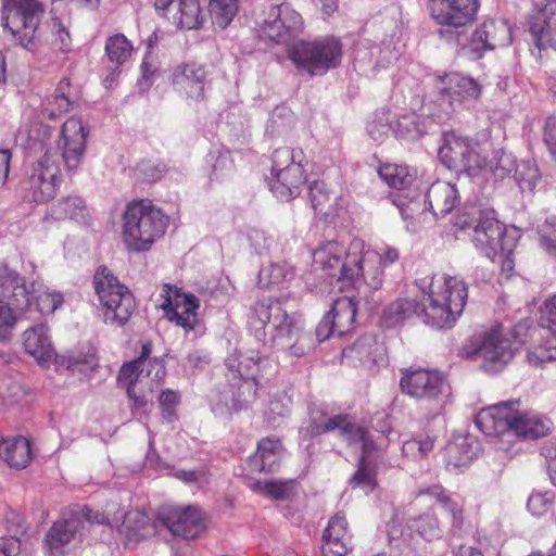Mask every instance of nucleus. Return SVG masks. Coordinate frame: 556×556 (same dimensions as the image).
<instances>
[{"instance_id":"nucleus-9","label":"nucleus","mask_w":556,"mask_h":556,"mask_svg":"<svg viewBox=\"0 0 556 556\" xmlns=\"http://www.w3.org/2000/svg\"><path fill=\"white\" fill-rule=\"evenodd\" d=\"M304 161L305 155L301 149L283 146L273 152L267 184L277 199L290 201L300 194L306 181Z\"/></svg>"},{"instance_id":"nucleus-20","label":"nucleus","mask_w":556,"mask_h":556,"mask_svg":"<svg viewBox=\"0 0 556 556\" xmlns=\"http://www.w3.org/2000/svg\"><path fill=\"white\" fill-rule=\"evenodd\" d=\"M160 296L162 299L160 307L168 320L175 321L186 331L194 328L199 308V302L194 295L181 293L176 287L166 283L163 286Z\"/></svg>"},{"instance_id":"nucleus-48","label":"nucleus","mask_w":556,"mask_h":556,"mask_svg":"<svg viewBox=\"0 0 556 556\" xmlns=\"http://www.w3.org/2000/svg\"><path fill=\"white\" fill-rule=\"evenodd\" d=\"M378 174L390 187L396 189L406 188L410 185L413 179L406 166L396 164L381 165L378 169Z\"/></svg>"},{"instance_id":"nucleus-21","label":"nucleus","mask_w":556,"mask_h":556,"mask_svg":"<svg viewBox=\"0 0 556 556\" xmlns=\"http://www.w3.org/2000/svg\"><path fill=\"white\" fill-rule=\"evenodd\" d=\"M511 41V28L506 21L488 20L473 31L464 51L471 59H480L486 51L508 47Z\"/></svg>"},{"instance_id":"nucleus-40","label":"nucleus","mask_w":556,"mask_h":556,"mask_svg":"<svg viewBox=\"0 0 556 556\" xmlns=\"http://www.w3.org/2000/svg\"><path fill=\"white\" fill-rule=\"evenodd\" d=\"M282 455V445L278 439L265 438L257 444V450L249 459L253 470L271 472Z\"/></svg>"},{"instance_id":"nucleus-26","label":"nucleus","mask_w":556,"mask_h":556,"mask_svg":"<svg viewBox=\"0 0 556 556\" xmlns=\"http://www.w3.org/2000/svg\"><path fill=\"white\" fill-rule=\"evenodd\" d=\"M94 520L98 525H108L111 528L118 527L122 533L136 540L143 539L153 533V527L148 516L140 510H130L126 514H114L111 518L108 513H96Z\"/></svg>"},{"instance_id":"nucleus-32","label":"nucleus","mask_w":556,"mask_h":556,"mask_svg":"<svg viewBox=\"0 0 556 556\" xmlns=\"http://www.w3.org/2000/svg\"><path fill=\"white\" fill-rule=\"evenodd\" d=\"M479 443L472 435H456L446 445L445 463L451 472L462 471L478 456Z\"/></svg>"},{"instance_id":"nucleus-1","label":"nucleus","mask_w":556,"mask_h":556,"mask_svg":"<svg viewBox=\"0 0 556 556\" xmlns=\"http://www.w3.org/2000/svg\"><path fill=\"white\" fill-rule=\"evenodd\" d=\"M424 294V323L434 328H451L462 315L467 302V287L457 276L438 273L416 281Z\"/></svg>"},{"instance_id":"nucleus-25","label":"nucleus","mask_w":556,"mask_h":556,"mask_svg":"<svg viewBox=\"0 0 556 556\" xmlns=\"http://www.w3.org/2000/svg\"><path fill=\"white\" fill-rule=\"evenodd\" d=\"M174 5V12L168 18L172 20L178 28L198 29L205 21V13L202 0H155V10L161 15H166L170 7Z\"/></svg>"},{"instance_id":"nucleus-30","label":"nucleus","mask_w":556,"mask_h":556,"mask_svg":"<svg viewBox=\"0 0 556 556\" xmlns=\"http://www.w3.org/2000/svg\"><path fill=\"white\" fill-rule=\"evenodd\" d=\"M440 94L447 98L451 104L477 100L482 91L478 81L459 73H451L440 77Z\"/></svg>"},{"instance_id":"nucleus-37","label":"nucleus","mask_w":556,"mask_h":556,"mask_svg":"<svg viewBox=\"0 0 556 556\" xmlns=\"http://www.w3.org/2000/svg\"><path fill=\"white\" fill-rule=\"evenodd\" d=\"M458 201L459 195L456 187L446 181L433 182L426 195V203L435 218L448 214Z\"/></svg>"},{"instance_id":"nucleus-28","label":"nucleus","mask_w":556,"mask_h":556,"mask_svg":"<svg viewBox=\"0 0 556 556\" xmlns=\"http://www.w3.org/2000/svg\"><path fill=\"white\" fill-rule=\"evenodd\" d=\"M342 357L350 363H358L368 369L384 364L387 361L383 344L379 343L376 337L371 334L361 337L353 345L344 349Z\"/></svg>"},{"instance_id":"nucleus-58","label":"nucleus","mask_w":556,"mask_h":556,"mask_svg":"<svg viewBox=\"0 0 556 556\" xmlns=\"http://www.w3.org/2000/svg\"><path fill=\"white\" fill-rule=\"evenodd\" d=\"M247 238L256 254L263 255L269 251L271 238L264 230L251 227L247 230Z\"/></svg>"},{"instance_id":"nucleus-16","label":"nucleus","mask_w":556,"mask_h":556,"mask_svg":"<svg viewBox=\"0 0 556 556\" xmlns=\"http://www.w3.org/2000/svg\"><path fill=\"white\" fill-rule=\"evenodd\" d=\"M302 28L301 14L287 3L270 5L257 21L258 37L275 43L289 42L301 33Z\"/></svg>"},{"instance_id":"nucleus-19","label":"nucleus","mask_w":556,"mask_h":556,"mask_svg":"<svg viewBox=\"0 0 556 556\" xmlns=\"http://www.w3.org/2000/svg\"><path fill=\"white\" fill-rule=\"evenodd\" d=\"M91 508L85 506L79 511L72 513L68 518L56 520L49 529L45 544L51 556H60L63 548L85 530L86 525L97 523Z\"/></svg>"},{"instance_id":"nucleus-3","label":"nucleus","mask_w":556,"mask_h":556,"mask_svg":"<svg viewBox=\"0 0 556 556\" xmlns=\"http://www.w3.org/2000/svg\"><path fill=\"white\" fill-rule=\"evenodd\" d=\"M260 340H266L269 336L273 344L289 349L292 356L301 357L308 348L305 344L306 337L301 334L300 317L288 314L279 301L258 302L254 307L251 320Z\"/></svg>"},{"instance_id":"nucleus-49","label":"nucleus","mask_w":556,"mask_h":556,"mask_svg":"<svg viewBox=\"0 0 556 556\" xmlns=\"http://www.w3.org/2000/svg\"><path fill=\"white\" fill-rule=\"evenodd\" d=\"M208 11L214 23L226 28L238 11L237 0H210Z\"/></svg>"},{"instance_id":"nucleus-24","label":"nucleus","mask_w":556,"mask_h":556,"mask_svg":"<svg viewBox=\"0 0 556 556\" xmlns=\"http://www.w3.org/2000/svg\"><path fill=\"white\" fill-rule=\"evenodd\" d=\"M175 89L187 99L204 100L207 71L205 65L191 61L177 65L172 75Z\"/></svg>"},{"instance_id":"nucleus-12","label":"nucleus","mask_w":556,"mask_h":556,"mask_svg":"<svg viewBox=\"0 0 556 556\" xmlns=\"http://www.w3.org/2000/svg\"><path fill=\"white\" fill-rule=\"evenodd\" d=\"M31 307V292L18 273L0 264V340L10 337L18 318Z\"/></svg>"},{"instance_id":"nucleus-41","label":"nucleus","mask_w":556,"mask_h":556,"mask_svg":"<svg viewBox=\"0 0 556 556\" xmlns=\"http://www.w3.org/2000/svg\"><path fill=\"white\" fill-rule=\"evenodd\" d=\"M30 456V445L24 437L8 438L0 442V457L11 467H25Z\"/></svg>"},{"instance_id":"nucleus-8","label":"nucleus","mask_w":556,"mask_h":556,"mask_svg":"<svg viewBox=\"0 0 556 556\" xmlns=\"http://www.w3.org/2000/svg\"><path fill=\"white\" fill-rule=\"evenodd\" d=\"M150 348L142 346L138 358L122 366L119 379L128 380L127 394L131 400V410H139L150 402V394L166 376L164 363L159 358H149Z\"/></svg>"},{"instance_id":"nucleus-7","label":"nucleus","mask_w":556,"mask_h":556,"mask_svg":"<svg viewBox=\"0 0 556 556\" xmlns=\"http://www.w3.org/2000/svg\"><path fill=\"white\" fill-rule=\"evenodd\" d=\"M43 151L42 141H33L26 156V168L22 188L25 197L42 203L53 199L62 181L60 165Z\"/></svg>"},{"instance_id":"nucleus-51","label":"nucleus","mask_w":556,"mask_h":556,"mask_svg":"<svg viewBox=\"0 0 556 556\" xmlns=\"http://www.w3.org/2000/svg\"><path fill=\"white\" fill-rule=\"evenodd\" d=\"M527 357L528 362L534 366L556 361V337L548 334L544 343L532 345Z\"/></svg>"},{"instance_id":"nucleus-59","label":"nucleus","mask_w":556,"mask_h":556,"mask_svg":"<svg viewBox=\"0 0 556 556\" xmlns=\"http://www.w3.org/2000/svg\"><path fill=\"white\" fill-rule=\"evenodd\" d=\"M541 245L548 253H556V217H551L540 228Z\"/></svg>"},{"instance_id":"nucleus-11","label":"nucleus","mask_w":556,"mask_h":556,"mask_svg":"<svg viewBox=\"0 0 556 556\" xmlns=\"http://www.w3.org/2000/svg\"><path fill=\"white\" fill-rule=\"evenodd\" d=\"M1 24L24 48L39 37V26L46 14L41 0H1Z\"/></svg>"},{"instance_id":"nucleus-39","label":"nucleus","mask_w":556,"mask_h":556,"mask_svg":"<svg viewBox=\"0 0 556 556\" xmlns=\"http://www.w3.org/2000/svg\"><path fill=\"white\" fill-rule=\"evenodd\" d=\"M77 99V93L70 78L63 77L58 83L54 92L47 99L43 113L49 118L61 116L74 108Z\"/></svg>"},{"instance_id":"nucleus-56","label":"nucleus","mask_w":556,"mask_h":556,"mask_svg":"<svg viewBox=\"0 0 556 556\" xmlns=\"http://www.w3.org/2000/svg\"><path fill=\"white\" fill-rule=\"evenodd\" d=\"M554 501L552 492H533L528 500V509L534 516H542L547 513Z\"/></svg>"},{"instance_id":"nucleus-46","label":"nucleus","mask_w":556,"mask_h":556,"mask_svg":"<svg viewBox=\"0 0 556 556\" xmlns=\"http://www.w3.org/2000/svg\"><path fill=\"white\" fill-rule=\"evenodd\" d=\"M104 49L109 61L118 67L129 60L134 47L125 35L115 34L106 39Z\"/></svg>"},{"instance_id":"nucleus-13","label":"nucleus","mask_w":556,"mask_h":556,"mask_svg":"<svg viewBox=\"0 0 556 556\" xmlns=\"http://www.w3.org/2000/svg\"><path fill=\"white\" fill-rule=\"evenodd\" d=\"M93 285L102 306L104 323L125 325L136 308L135 298L128 288L105 267L97 270Z\"/></svg>"},{"instance_id":"nucleus-50","label":"nucleus","mask_w":556,"mask_h":556,"mask_svg":"<svg viewBox=\"0 0 556 556\" xmlns=\"http://www.w3.org/2000/svg\"><path fill=\"white\" fill-rule=\"evenodd\" d=\"M31 287L33 291L37 293L36 307L41 315H52L63 304L64 296L61 292L42 287L35 289L34 283Z\"/></svg>"},{"instance_id":"nucleus-22","label":"nucleus","mask_w":556,"mask_h":556,"mask_svg":"<svg viewBox=\"0 0 556 556\" xmlns=\"http://www.w3.org/2000/svg\"><path fill=\"white\" fill-rule=\"evenodd\" d=\"M528 30L540 50H556V0L535 3L528 15Z\"/></svg>"},{"instance_id":"nucleus-53","label":"nucleus","mask_w":556,"mask_h":556,"mask_svg":"<svg viewBox=\"0 0 556 556\" xmlns=\"http://www.w3.org/2000/svg\"><path fill=\"white\" fill-rule=\"evenodd\" d=\"M407 527L428 541L439 538L441 532L437 518L430 513L409 518Z\"/></svg>"},{"instance_id":"nucleus-45","label":"nucleus","mask_w":556,"mask_h":556,"mask_svg":"<svg viewBox=\"0 0 556 556\" xmlns=\"http://www.w3.org/2000/svg\"><path fill=\"white\" fill-rule=\"evenodd\" d=\"M294 277V269L286 262L270 263L264 266L258 274V285L262 288L281 286L291 281Z\"/></svg>"},{"instance_id":"nucleus-17","label":"nucleus","mask_w":556,"mask_h":556,"mask_svg":"<svg viewBox=\"0 0 556 556\" xmlns=\"http://www.w3.org/2000/svg\"><path fill=\"white\" fill-rule=\"evenodd\" d=\"M472 241L491 261H495L500 251H514L517 244L515 232L505 229L493 210L480 212V219L473 228Z\"/></svg>"},{"instance_id":"nucleus-10","label":"nucleus","mask_w":556,"mask_h":556,"mask_svg":"<svg viewBox=\"0 0 556 556\" xmlns=\"http://www.w3.org/2000/svg\"><path fill=\"white\" fill-rule=\"evenodd\" d=\"M516 349L502 326L492 327L469 339L462 355L481 361V368L489 374L502 371L513 359Z\"/></svg>"},{"instance_id":"nucleus-35","label":"nucleus","mask_w":556,"mask_h":556,"mask_svg":"<svg viewBox=\"0 0 556 556\" xmlns=\"http://www.w3.org/2000/svg\"><path fill=\"white\" fill-rule=\"evenodd\" d=\"M42 146L53 162L60 165V160L63 161L67 172L78 168L87 150L85 141H42Z\"/></svg>"},{"instance_id":"nucleus-6","label":"nucleus","mask_w":556,"mask_h":556,"mask_svg":"<svg viewBox=\"0 0 556 556\" xmlns=\"http://www.w3.org/2000/svg\"><path fill=\"white\" fill-rule=\"evenodd\" d=\"M364 241L353 239L349 244L331 240L320 244L313 252V262L329 276L346 286L356 287L362 282V260Z\"/></svg>"},{"instance_id":"nucleus-33","label":"nucleus","mask_w":556,"mask_h":556,"mask_svg":"<svg viewBox=\"0 0 556 556\" xmlns=\"http://www.w3.org/2000/svg\"><path fill=\"white\" fill-rule=\"evenodd\" d=\"M490 148L486 146V151L481 153L480 167L481 174L478 177L482 180H503L508 177L517 166L516 157L505 151L503 148L493 149L490 155Z\"/></svg>"},{"instance_id":"nucleus-55","label":"nucleus","mask_w":556,"mask_h":556,"mask_svg":"<svg viewBox=\"0 0 556 556\" xmlns=\"http://www.w3.org/2000/svg\"><path fill=\"white\" fill-rule=\"evenodd\" d=\"M88 135V126L76 116L66 119L61 129V139H87Z\"/></svg>"},{"instance_id":"nucleus-57","label":"nucleus","mask_w":556,"mask_h":556,"mask_svg":"<svg viewBox=\"0 0 556 556\" xmlns=\"http://www.w3.org/2000/svg\"><path fill=\"white\" fill-rule=\"evenodd\" d=\"M180 396L173 390H164L159 396L160 406L162 409V417L167 422H173L176 419L175 408L178 405Z\"/></svg>"},{"instance_id":"nucleus-23","label":"nucleus","mask_w":556,"mask_h":556,"mask_svg":"<svg viewBox=\"0 0 556 556\" xmlns=\"http://www.w3.org/2000/svg\"><path fill=\"white\" fill-rule=\"evenodd\" d=\"M479 5V0H430L429 10L438 24L459 28L475 21Z\"/></svg>"},{"instance_id":"nucleus-62","label":"nucleus","mask_w":556,"mask_h":556,"mask_svg":"<svg viewBox=\"0 0 556 556\" xmlns=\"http://www.w3.org/2000/svg\"><path fill=\"white\" fill-rule=\"evenodd\" d=\"M540 324L543 328L556 329V295L545 300L541 306Z\"/></svg>"},{"instance_id":"nucleus-29","label":"nucleus","mask_w":556,"mask_h":556,"mask_svg":"<svg viewBox=\"0 0 556 556\" xmlns=\"http://www.w3.org/2000/svg\"><path fill=\"white\" fill-rule=\"evenodd\" d=\"M362 260V282L371 289H378L383 280V267L394 263L399 258V252L394 248H388L383 254L370 250L364 243Z\"/></svg>"},{"instance_id":"nucleus-38","label":"nucleus","mask_w":556,"mask_h":556,"mask_svg":"<svg viewBox=\"0 0 556 556\" xmlns=\"http://www.w3.org/2000/svg\"><path fill=\"white\" fill-rule=\"evenodd\" d=\"M227 365L230 369L238 371L243 379L252 380L255 383L269 375L268 369L273 367L268 358L261 357L258 353L253 351L241 354L238 361L228 358Z\"/></svg>"},{"instance_id":"nucleus-64","label":"nucleus","mask_w":556,"mask_h":556,"mask_svg":"<svg viewBox=\"0 0 556 556\" xmlns=\"http://www.w3.org/2000/svg\"><path fill=\"white\" fill-rule=\"evenodd\" d=\"M480 212H484V210H480L476 206L465 208L456 216L455 225L460 229L469 227L475 228V225L478 224V220L480 219Z\"/></svg>"},{"instance_id":"nucleus-54","label":"nucleus","mask_w":556,"mask_h":556,"mask_svg":"<svg viewBox=\"0 0 556 556\" xmlns=\"http://www.w3.org/2000/svg\"><path fill=\"white\" fill-rule=\"evenodd\" d=\"M433 448V440L430 437L407 440L403 443V454L413 459L426 456Z\"/></svg>"},{"instance_id":"nucleus-15","label":"nucleus","mask_w":556,"mask_h":556,"mask_svg":"<svg viewBox=\"0 0 556 556\" xmlns=\"http://www.w3.org/2000/svg\"><path fill=\"white\" fill-rule=\"evenodd\" d=\"M401 374L400 388L403 393L428 402L434 415L442 410L450 387L439 371L419 368L403 369Z\"/></svg>"},{"instance_id":"nucleus-60","label":"nucleus","mask_w":556,"mask_h":556,"mask_svg":"<svg viewBox=\"0 0 556 556\" xmlns=\"http://www.w3.org/2000/svg\"><path fill=\"white\" fill-rule=\"evenodd\" d=\"M309 199L315 211H321L326 203L330 201V193L325 182L314 181L309 185Z\"/></svg>"},{"instance_id":"nucleus-47","label":"nucleus","mask_w":556,"mask_h":556,"mask_svg":"<svg viewBox=\"0 0 556 556\" xmlns=\"http://www.w3.org/2000/svg\"><path fill=\"white\" fill-rule=\"evenodd\" d=\"M54 362L60 367L81 372L94 366V352L91 348H88L85 353L70 352L56 355Z\"/></svg>"},{"instance_id":"nucleus-63","label":"nucleus","mask_w":556,"mask_h":556,"mask_svg":"<svg viewBox=\"0 0 556 556\" xmlns=\"http://www.w3.org/2000/svg\"><path fill=\"white\" fill-rule=\"evenodd\" d=\"M255 485L275 498L287 497L291 490V482L289 481L257 482Z\"/></svg>"},{"instance_id":"nucleus-31","label":"nucleus","mask_w":556,"mask_h":556,"mask_svg":"<svg viewBox=\"0 0 556 556\" xmlns=\"http://www.w3.org/2000/svg\"><path fill=\"white\" fill-rule=\"evenodd\" d=\"M351 549V534L342 514H336L323 534V556H346Z\"/></svg>"},{"instance_id":"nucleus-44","label":"nucleus","mask_w":556,"mask_h":556,"mask_svg":"<svg viewBox=\"0 0 556 556\" xmlns=\"http://www.w3.org/2000/svg\"><path fill=\"white\" fill-rule=\"evenodd\" d=\"M53 214L56 218H70L78 223H87L89 219L86 202L78 195H68L60 200L53 208Z\"/></svg>"},{"instance_id":"nucleus-42","label":"nucleus","mask_w":556,"mask_h":556,"mask_svg":"<svg viewBox=\"0 0 556 556\" xmlns=\"http://www.w3.org/2000/svg\"><path fill=\"white\" fill-rule=\"evenodd\" d=\"M327 315L330 317L338 337H341L352 328L355 321L356 303L350 296L339 298L333 302Z\"/></svg>"},{"instance_id":"nucleus-18","label":"nucleus","mask_w":556,"mask_h":556,"mask_svg":"<svg viewBox=\"0 0 556 556\" xmlns=\"http://www.w3.org/2000/svg\"><path fill=\"white\" fill-rule=\"evenodd\" d=\"M486 143L489 141H445L439 149V157L447 168L478 178L480 156L486 151Z\"/></svg>"},{"instance_id":"nucleus-36","label":"nucleus","mask_w":556,"mask_h":556,"mask_svg":"<svg viewBox=\"0 0 556 556\" xmlns=\"http://www.w3.org/2000/svg\"><path fill=\"white\" fill-rule=\"evenodd\" d=\"M48 332L49 329L45 324H38L23 333L25 351L40 365H45L56 356Z\"/></svg>"},{"instance_id":"nucleus-2","label":"nucleus","mask_w":556,"mask_h":556,"mask_svg":"<svg viewBox=\"0 0 556 556\" xmlns=\"http://www.w3.org/2000/svg\"><path fill=\"white\" fill-rule=\"evenodd\" d=\"M519 401H507L480 409L475 418L477 428L488 437L539 439L552 431L549 418L534 412H520Z\"/></svg>"},{"instance_id":"nucleus-27","label":"nucleus","mask_w":556,"mask_h":556,"mask_svg":"<svg viewBox=\"0 0 556 556\" xmlns=\"http://www.w3.org/2000/svg\"><path fill=\"white\" fill-rule=\"evenodd\" d=\"M163 522L174 535L185 539H194L205 529L203 515L194 506L169 510Z\"/></svg>"},{"instance_id":"nucleus-34","label":"nucleus","mask_w":556,"mask_h":556,"mask_svg":"<svg viewBox=\"0 0 556 556\" xmlns=\"http://www.w3.org/2000/svg\"><path fill=\"white\" fill-rule=\"evenodd\" d=\"M424 311L425 303L413 298H399L383 309L380 323L386 328H394L415 316L424 323Z\"/></svg>"},{"instance_id":"nucleus-43","label":"nucleus","mask_w":556,"mask_h":556,"mask_svg":"<svg viewBox=\"0 0 556 556\" xmlns=\"http://www.w3.org/2000/svg\"><path fill=\"white\" fill-rule=\"evenodd\" d=\"M426 497L434 500L440 504L451 516L454 526L459 527L463 522V508L453 501L441 485H432L419 491L416 502H422Z\"/></svg>"},{"instance_id":"nucleus-5","label":"nucleus","mask_w":556,"mask_h":556,"mask_svg":"<svg viewBox=\"0 0 556 556\" xmlns=\"http://www.w3.org/2000/svg\"><path fill=\"white\" fill-rule=\"evenodd\" d=\"M311 419L312 434H321L338 429L349 445L362 452L358 469L351 478L350 483L353 488H359L366 493L371 492L376 486V478L375 472L368 465V458L375 446L367 431L352 424L345 415H336L328 418L326 421H321L316 417V413L313 410L311 413Z\"/></svg>"},{"instance_id":"nucleus-14","label":"nucleus","mask_w":556,"mask_h":556,"mask_svg":"<svg viewBox=\"0 0 556 556\" xmlns=\"http://www.w3.org/2000/svg\"><path fill=\"white\" fill-rule=\"evenodd\" d=\"M342 46L334 38L314 42L299 41L288 50V58L300 72L323 75L340 63Z\"/></svg>"},{"instance_id":"nucleus-61","label":"nucleus","mask_w":556,"mask_h":556,"mask_svg":"<svg viewBox=\"0 0 556 556\" xmlns=\"http://www.w3.org/2000/svg\"><path fill=\"white\" fill-rule=\"evenodd\" d=\"M417 204L412 202L406 207H401V215L403 219L409 220L407 224V229L415 232L417 231L422 224L427 222V214L425 212L416 213Z\"/></svg>"},{"instance_id":"nucleus-4","label":"nucleus","mask_w":556,"mask_h":556,"mask_svg":"<svg viewBox=\"0 0 556 556\" xmlns=\"http://www.w3.org/2000/svg\"><path fill=\"white\" fill-rule=\"evenodd\" d=\"M168 217L150 201L127 204L123 214L122 239L131 252L149 251L164 236Z\"/></svg>"},{"instance_id":"nucleus-52","label":"nucleus","mask_w":556,"mask_h":556,"mask_svg":"<svg viewBox=\"0 0 556 556\" xmlns=\"http://www.w3.org/2000/svg\"><path fill=\"white\" fill-rule=\"evenodd\" d=\"M514 178L518 182L521 191H533L540 181L541 175L535 163L523 161L516 166Z\"/></svg>"}]
</instances>
